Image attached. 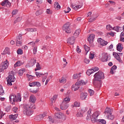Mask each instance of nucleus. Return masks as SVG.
<instances>
[{
    "label": "nucleus",
    "mask_w": 124,
    "mask_h": 124,
    "mask_svg": "<svg viewBox=\"0 0 124 124\" xmlns=\"http://www.w3.org/2000/svg\"><path fill=\"white\" fill-rule=\"evenodd\" d=\"M46 116V114H40L39 115H38L36 116V119L38 121H42V120H43V118Z\"/></svg>",
    "instance_id": "nucleus-20"
},
{
    "label": "nucleus",
    "mask_w": 124,
    "mask_h": 124,
    "mask_svg": "<svg viewBox=\"0 0 124 124\" xmlns=\"http://www.w3.org/2000/svg\"><path fill=\"white\" fill-rule=\"evenodd\" d=\"M100 115V112L99 111H95L94 112L92 115V122L93 124L94 123H97V121H98V119H97V118L98 117V116Z\"/></svg>",
    "instance_id": "nucleus-6"
},
{
    "label": "nucleus",
    "mask_w": 124,
    "mask_h": 124,
    "mask_svg": "<svg viewBox=\"0 0 124 124\" xmlns=\"http://www.w3.org/2000/svg\"><path fill=\"white\" fill-rule=\"evenodd\" d=\"M75 42V38L74 37H70L67 40V44H69L70 45H73L74 43Z\"/></svg>",
    "instance_id": "nucleus-10"
},
{
    "label": "nucleus",
    "mask_w": 124,
    "mask_h": 124,
    "mask_svg": "<svg viewBox=\"0 0 124 124\" xmlns=\"http://www.w3.org/2000/svg\"><path fill=\"white\" fill-rule=\"evenodd\" d=\"M113 56H114L115 58L119 62L121 63H123V61L122 59H121V57H120V55L119 54L116 53V52H113Z\"/></svg>",
    "instance_id": "nucleus-12"
},
{
    "label": "nucleus",
    "mask_w": 124,
    "mask_h": 124,
    "mask_svg": "<svg viewBox=\"0 0 124 124\" xmlns=\"http://www.w3.org/2000/svg\"><path fill=\"white\" fill-rule=\"evenodd\" d=\"M59 82L61 84H65L66 83V78L62 77L61 79H59Z\"/></svg>",
    "instance_id": "nucleus-25"
},
{
    "label": "nucleus",
    "mask_w": 124,
    "mask_h": 124,
    "mask_svg": "<svg viewBox=\"0 0 124 124\" xmlns=\"http://www.w3.org/2000/svg\"><path fill=\"white\" fill-rule=\"evenodd\" d=\"M8 67V62L7 60L2 62L0 65V72H3L4 69H6Z\"/></svg>",
    "instance_id": "nucleus-7"
},
{
    "label": "nucleus",
    "mask_w": 124,
    "mask_h": 124,
    "mask_svg": "<svg viewBox=\"0 0 124 124\" xmlns=\"http://www.w3.org/2000/svg\"><path fill=\"white\" fill-rule=\"evenodd\" d=\"M88 92L90 93V95L91 96H92V95H93V94H94V91H93V90H92V89H89L88 90Z\"/></svg>",
    "instance_id": "nucleus-47"
},
{
    "label": "nucleus",
    "mask_w": 124,
    "mask_h": 124,
    "mask_svg": "<svg viewBox=\"0 0 124 124\" xmlns=\"http://www.w3.org/2000/svg\"><path fill=\"white\" fill-rule=\"evenodd\" d=\"M4 94V91L2 89V86L0 85V95H3Z\"/></svg>",
    "instance_id": "nucleus-41"
},
{
    "label": "nucleus",
    "mask_w": 124,
    "mask_h": 124,
    "mask_svg": "<svg viewBox=\"0 0 124 124\" xmlns=\"http://www.w3.org/2000/svg\"><path fill=\"white\" fill-rule=\"evenodd\" d=\"M106 29L108 30V31H111L112 28L110 25H107Z\"/></svg>",
    "instance_id": "nucleus-51"
},
{
    "label": "nucleus",
    "mask_w": 124,
    "mask_h": 124,
    "mask_svg": "<svg viewBox=\"0 0 124 124\" xmlns=\"http://www.w3.org/2000/svg\"><path fill=\"white\" fill-rule=\"evenodd\" d=\"M36 101V97L34 96H31L30 97L29 102L31 103V105L28 104H23V114L25 116H31L32 115L33 111L31 109H35L36 107L34 105L35 102Z\"/></svg>",
    "instance_id": "nucleus-1"
},
{
    "label": "nucleus",
    "mask_w": 124,
    "mask_h": 124,
    "mask_svg": "<svg viewBox=\"0 0 124 124\" xmlns=\"http://www.w3.org/2000/svg\"><path fill=\"white\" fill-rule=\"evenodd\" d=\"M106 117L108 120H114V115H112V113L108 114Z\"/></svg>",
    "instance_id": "nucleus-34"
},
{
    "label": "nucleus",
    "mask_w": 124,
    "mask_h": 124,
    "mask_svg": "<svg viewBox=\"0 0 124 124\" xmlns=\"http://www.w3.org/2000/svg\"><path fill=\"white\" fill-rule=\"evenodd\" d=\"M80 30H78L76 31L74 33L73 37H74L75 39H76L78 37V35L80 34Z\"/></svg>",
    "instance_id": "nucleus-21"
},
{
    "label": "nucleus",
    "mask_w": 124,
    "mask_h": 124,
    "mask_svg": "<svg viewBox=\"0 0 124 124\" xmlns=\"http://www.w3.org/2000/svg\"><path fill=\"white\" fill-rule=\"evenodd\" d=\"M9 48L6 47L4 50L3 51V53H1L2 55H6V54H8V55H10V52L9 51Z\"/></svg>",
    "instance_id": "nucleus-23"
},
{
    "label": "nucleus",
    "mask_w": 124,
    "mask_h": 124,
    "mask_svg": "<svg viewBox=\"0 0 124 124\" xmlns=\"http://www.w3.org/2000/svg\"><path fill=\"white\" fill-rule=\"evenodd\" d=\"M80 88V86L77 83V82L72 86V90L73 92H76V91H78V89Z\"/></svg>",
    "instance_id": "nucleus-14"
},
{
    "label": "nucleus",
    "mask_w": 124,
    "mask_h": 124,
    "mask_svg": "<svg viewBox=\"0 0 124 124\" xmlns=\"http://www.w3.org/2000/svg\"><path fill=\"white\" fill-rule=\"evenodd\" d=\"M77 51L78 53H81V49H80V48L79 47V46H77Z\"/></svg>",
    "instance_id": "nucleus-63"
},
{
    "label": "nucleus",
    "mask_w": 124,
    "mask_h": 124,
    "mask_svg": "<svg viewBox=\"0 0 124 124\" xmlns=\"http://www.w3.org/2000/svg\"><path fill=\"white\" fill-rule=\"evenodd\" d=\"M29 86L30 87H35V81L30 83Z\"/></svg>",
    "instance_id": "nucleus-57"
},
{
    "label": "nucleus",
    "mask_w": 124,
    "mask_h": 124,
    "mask_svg": "<svg viewBox=\"0 0 124 124\" xmlns=\"http://www.w3.org/2000/svg\"><path fill=\"white\" fill-rule=\"evenodd\" d=\"M49 121V122H51V123H54V120L52 118V117L49 116L48 117Z\"/></svg>",
    "instance_id": "nucleus-64"
},
{
    "label": "nucleus",
    "mask_w": 124,
    "mask_h": 124,
    "mask_svg": "<svg viewBox=\"0 0 124 124\" xmlns=\"http://www.w3.org/2000/svg\"><path fill=\"white\" fill-rule=\"evenodd\" d=\"M7 85H9V86H12V82L16 81V78H15V77H14V74H13L12 72L9 73V76L7 77Z\"/></svg>",
    "instance_id": "nucleus-3"
},
{
    "label": "nucleus",
    "mask_w": 124,
    "mask_h": 124,
    "mask_svg": "<svg viewBox=\"0 0 124 124\" xmlns=\"http://www.w3.org/2000/svg\"><path fill=\"white\" fill-rule=\"evenodd\" d=\"M89 58L90 59H91V60H93V59L94 58V54L91 53L90 54V56H89Z\"/></svg>",
    "instance_id": "nucleus-56"
},
{
    "label": "nucleus",
    "mask_w": 124,
    "mask_h": 124,
    "mask_svg": "<svg viewBox=\"0 0 124 124\" xmlns=\"http://www.w3.org/2000/svg\"><path fill=\"white\" fill-rule=\"evenodd\" d=\"M80 77H81V73H79L78 74H74L73 76V79H79V78H80Z\"/></svg>",
    "instance_id": "nucleus-29"
},
{
    "label": "nucleus",
    "mask_w": 124,
    "mask_h": 124,
    "mask_svg": "<svg viewBox=\"0 0 124 124\" xmlns=\"http://www.w3.org/2000/svg\"><path fill=\"white\" fill-rule=\"evenodd\" d=\"M84 47L85 49V51L86 52V55L87 54H88V53L89 52V51H90L91 48H90V47L88 46L87 45H84Z\"/></svg>",
    "instance_id": "nucleus-39"
},
{
    "label": "nucleus",
    "mask_w": 124,
    "mask_h": 124,
    "mask_svg": "<svg viewBox=\"0 0 124 124\" xmlns=\"http://www.w3.org/2000/svg\"><path fill=\"white\" fill-rule=\"evenodd\" d=\"M84 62L86 64L90 63V60L87 58H85Z\"/></svg>",
    "instance_id": "nucleus-61"
},
{
    "label": "nucleus",
    "mask_w": 124,
    "mask_h": 124,
    "mask_svg": "<svg viewBox=\"0 0 124 124\" xmlns=\"http://www.w3.org/2000/svg\"><path fill=\"white\" fill-rule=\"evenodd\" d=\"M35 86L36 87H40L41 86V84L39 82H36V81H35Z\"/></svg>",
    "instance_id": "nucleus-55"
},
{
    "label": "nucleus",
    "mask_w": 124,
    "mask_h": 124,
    "mask_svg": "<svg viewBox=\"0 0 124 124\" xmlns=\"http://www.w3.org/2000/svg\"><path fill=\"white\" fill-rule=\"evenodd\" d=\"M22 101V98L21 97V95H20V93H18L17 96H16L15 102H16V101Z\"/></svg>",
    "instance_id": "nucleus-28"
},
{
    "label": "nucleus",
    "mask_w": 124,
    "mask_h": 124,
    "mask_svg": "<svg viewBox=\"0 0 124 124\" xmlns=\"http://www.w3.org/2000/svg\"><path fill=\"white\" fill-rule=\"evenodd\" d=\"M36 2L37 4H41L42 3V0H36Z\"/></svg>",
    "instance_id": "nucleus-62"
},
{
    "label": "nucleus",
    "mask_w": 124,
    "mask_h": 124,
    "mask_svg": "<svg viewBox=\"0 0 124 124\" xmlns=\"http://www.w3.org/2000/svg\"><path fill=\"white\" fill-rule=\"evenodd\" d=\"M93 72H96V71H98V70H99V69H98V67H95L94 68L92 69Z\"/></svg>",
    "instance_id": "nucleus-60"
},
{
    "label": "nucleus",
    "mask_w": 124,
    "mask_h": 124,
    "mask_svg": "<svg viewBox=\"0 0 124 124\" xmlns=\"http://www.w3.org/2000/svg\"><path fill=\"white\" fill-rule=\"evenodd\" d=\"M18 13V10H14L13 11L12 14V15H16Z\"/></svg>",
    "instance_id": "nucleus-54"
},
{
    "label": "nucleus",
    "mask_w": 124,
    "mask_h": 124,
    "mask_svg": "<svg viewBox=\"0 0 124 124\" xmlns=\"http://www.w3.org/2000/svg\"><path fill=\"white\" fill-rule=\"evenodd\" d=\"M54 118L55 119H61L62 122H64L66 120L65 115L62 112H57L55 114Z\"/></svg>",
    "instance_id": "nucleus-4"
},
{
    "label": "nucleus",
    "mask_w": 124,
    "mask_h": 124,
    "mask_svg": "<svg viewBox=\"0 0 124 124\" xmlns=\"http://www.w3.org/2000/svg\"><path fill=\"white\" fill-rule=\"evenodd\" d=\"M17 117H18V114H16L15 115L12 114L11 115H9V118L12 121H14V120H16V119H17Z\"/></svg>",
    "instance_id": "nucleus-22"
},
{
    "label": "nucleus",
    "mask_w": 124,
    "mask_h": 124,
    "mask_svg": "<svg viewBox=\"0 0 124 124\" xmlns=\"http://www.w3.org/2000/svg\"><path fill=\"white\" fill-rule=\"evenodd\" d=\"M35 74L38 78H39V77L42 75H44V74H43L42 73H39L37 72H35Z\"/></svg>",
    "instance_id": "nucleus-48"
},
{
    "label": "nucleus",
    "mask_w": 124,
    "mask_h": 124,
    "mask_svg": "<svg viewBox=\"0 0 124 124\" xmlns=\"http://www.w3.org/2000/svg\"><path fill=\"white\" fill-rule=\"evenodd\" d=\"M24 72H25V70H24V69L19 70L18 71V75L19 76H22V75H23Z\"/></svg>",
    "instance_id": "nucleus-43"
},
{
    "label": "nucleus",
    "mask_w": 124,
    "mask_h": 124,
    "mask_svg": "<svg viewBox=\"0 0 124 124\" xmlns=\"http://www.w3.org/2000/svg\"><path fill=\"white\" fill-rule=\"evenodd\" d=\"M112 30H114L116 31H117V32H120L123 31V27H120V26H116L113 27L112 28Z\"/></svg>",
    "instance_id": "nucleus-18"
},
{
    "label": "nucleus",
    "mask_w": 124,
    "mask_h": 124,
    "mask_svg": "<svg viewBox=\"0 0 124 124\" xmlns=\"http://www.w3.org/2000/svg\"><path fill=\"white\" fill-rule=\"evenodd\" d=\"M97 122L100 124H106V120L104 119H98Z\"/></svg>",
    "instance_id": "nucleus-36"
},
{
    "label": "nucleus",
    "mask_w": 124,
    "mask_h": 124,
    "mask_svg": "<svg viewBox=\"0 0 124 124\" xmlns=\"http://www.w3.org/2000/svg\"><path fill=\"white\" fill-rule=\"evenodd\" d=\"M27 77H28L29 80H32V79H33L34 77L33 76H31V75H30L29 74H27Z\"/></svg>",
    "instance_id": "nucleus-53"
},
{
    "label": "nucleus",
    "mask_w": 124,
    "mask_h": 124,
    "mask_svg": "<svg viewBox=\"0 0 124 124\" xmlns=\"http://www.w3.org/2000/svg\"><path fill=\"white\" fill-rule=\"evenodd\" d=\"M94 78L93 83L95 88H100L101 87V79L103 80L104 77V73L99 71L96 73L93 76Z\"/></svg>",
    "instance_id": "nucleus-2"
},
{
    "label": "nucleus",
    "mask_w": 124,
    "mask_h": 124,
    "mask_svg": "<svg viewBox=\"0 0 124 124\" xmlns=\"http://www.w3.org/2000/svg\"><path fill=\"white\" fill-rule=\"evenodd\" d=\"M95 37V35L94 34H91L88 37V41L89 42L90 44H92L93 42V39H94Z\"/></svg>",
    "instance_id": "nucleus-13"
},
{
    "label": "nucleus",
    "mask_w": 124,
    "mask_h": 124,
    "mask_svg": "<svg viewBox=\"0 0 124 124\" xmlns=\"http://www.w3.org/2000/svg\"><path fill=\"white\" fill-rule=\"evenodd\" d=\"M38 91V88H37L36 90H31V92L32 93H36Z\"/></svg>",
    "instance_id": "nucleus-58"
},
{
    "label": "nucleus",
    "mask_w": 124,
    "mask_h": 124,
    "mask_svg": "<svg viewBox=\"0 0 124 124\" xmlns=\"http://www.w3.org/2000/svg\"><path fill=\"white\" fill-rule=\"evenodd\" d=\"M16 52L18 55H23V50L21 48L17 49Z\"/></svg>",
    "instance_id": "nucleus-46"
},
{
    "label": "nucleus",
    "mask_w": 124,
    "mask_h": 124,
    "mask_svg": "<svg viewBox=\"0 0 124 124\" xmlns=\"http://www.w3.org/2000/svg\"><path fill=\"white\" fill-rule=\"evenodd\" d=\"M54 7L55 8V9H57V10L61 9V5H60L59 3L57 2H56L54 4Z\"/></svg>",
    "instance_id": "nucleus-30"
},
{
    "label": "nucleus",
    "mask_w": 124,
    "mask_h": 124,
    "mask_svg": "<svg viewBox=\"0 0 124 124\" xmlns=\"http://www.w3.org/2000/svg\"><path fill=\"white\" fill-rule=\"evenodd\" d=\"M22 19H23V17L22 16L18 17L15 20L14 24H16V23H18V22H20V21H22Z\"/></svg>",
    "instance_id": "nucleus-37"
},
{
    "label": "nucleus",
    "mask_w": 124,
    "mask_h": 124,
    "mask_svg": "<svg viewBox=\"0 0 124 124\" xmlns=\"http://www.w3.org/2000/svg\"><path fill=\"white\" fill-rule=\"evenodd\" d=\"M22 42H23V39L22 38V34H20L19 35L16 36V46H20L22 45Z\"/></svg>",
    "instance_id": "nucleus-9"
},
{
    "label": "nucleus",
    "mask_w": 124,
    "mask_h": 124,
    "mask_svg": "<svg viewBox=\"0 0 124 124\" xmlns=\"http://www.w3.org/2000/svg\"><path fill=\"white\" fill-rule=\"evenodd\" d=\"M97 42H98V43H99L100 44V45H101L102 46H106L107 44H108V42H107V41L104 40H102V39L101 38H99L97 40Z\"/></svg>",
    "instance_id": "nucleus-11"
},
{
    "label": "nucleus",
    "mask_w": 124,
    "mask_h": 124,
    "mask_svg": "<svg viewBox=\"0 0 124 124\" xmlns=\"http://www.w3.org/2000/svg\"><path fill=\"white\" fill-rule=\"evenodd\" d=\"M16 97V95H12L10 96H9L10 101H14V102H15Z\"/></svg>",
    "instance_id": "nucleus-32"
},
{
    "label": "nucleus",
    "mask_w": 124,
    "mask_h": 124,
    "mask_svg": "<svg viewBox=\"0 0 124 124\" xmlns=\"http://www.w3.org/2000/svg\"><path fill=\"white\" fill-rule=\"evenodd\" d=\"M111 110L110 109V108H106L105 112L104 113L105 114V116L106 117L107 116H108V115H110V114H112Z\"/></svg>",
    "instance_id": "nucleus-17"
},
{
    "label": "nucleus",
    "mask_w": 124,
    "mask_h": 124,
    "mask_svg": "<svg viewBox=\"0 0 124 124\" xmlns=\"http://www.w3.org/2000/svg\"><path fill=\"white\" fill-rule=\"evenodd\" d=\"M95 20H96V17H91L89 19V22H90V23H92L95 21Z\"/></svg>",
    "instance_id": "nucleus-50"
},
{
    "label": "nucleus",
    "mask_w": 124,
    "mask_h": 124,
    "mask_svg": "<svg viewBox=\"0 0 124 124\" xmlns=\"http://www.w3.org/2000/svg\"><path fill=\"white\" fill-rule=\"evenodd\" d=\"M23 64H24V63L21 62V61H18L14 64V67H17V66H21V65H23Z\"/></svg>",
    "instance_id": "nucleus-24"
},
{
    "label": "nucleus",
    "mask_w": 124,
    "mask_h": 124,
    "mask_svg": "<svg viewBox=\"0 0 124 124\" xmlns=\"http://www.w3.org/2000/svg\"><path fill=\"white\" fill-rule=\"evenodd\" d=\"M69 101H70V98L66 97V98H64L62 103L68 104V103L69 102Z\"/></svg>",
    "instance_id": "nucleus-31"
},
{
    "label": "nucleus",
    "mask_w": 124,
    "mask_h": 124,
    "mask_svg": "<svg viewBox=\"0 0 124 124\" xmlns=\"http://www.w3.org/2000/svg\"><path fill=\"white\" fill-rule=\"evenodd\" d=\"M91 112L92 109H90L87 112V117H86V120H89L91 119V114H92Z\"/></svg>",
    "instance_id": "nucleus-35"
},
{
    "label": "nucleus",
    "mask_w": 124,
    "mask_h": 124,
    "mask_svg": "<svg viewBox=\"0 0 124 124\" xmlns=\"http://www.w3.org/2000/svg\"><path fill=\"white\" fill-rule=\"evenodd\" d=\"M37 52V47H34L33 48V53L34 55H35Z\"/></svg>",
    "instance_id": "nucleus-52"
},
{
    "label": "nucleus",
    "mask_w": 124,
    "mask_h": 124,
    "mask_svg": "<svg viewBox=\"0 0 124 124\" xmlns=\"http://www.w3.org/2000/svg\"><path fill=\"white\" fill-rule=\"evenodd\" d=\"M69 105L68 104H65L62 102V104L60 106V108L61 110H66L67 108H68V107Z\"/></svg>",
    "instance_id": "nucleus-15"
},
{
    "label": "nucleus",
    "mask_w": 124,
    "mask_h": 124,
    "mask_svg": "<svg viewBox=\"0 0 124 124\" xmlns=\"http://www.w3.org/2000/svg\"><path fill=\"white\" fill-rule=\"evenodd\" d=\"M13 111H14L15 113H17V112H18V108L17 107H14Z\"/></svg>",
    "instance_id": "nucleus-59"
},
{
    "label": "nucleus",
    "mask_w": 124,
    "mask_h": 124,
    "mask_svg": "<svg viewBox=\"0 0 124 124\" xmlns=\"http://www.w3.org/2000/svg\"><path fill=\"white\" fill-rule=\"evenodd\" d=\"M72 108H74V107H80V103L79 102H75L74 103V105L72 106Z\"/></svg>",
    "instance_id": "nucleus-33"
},
{
    "label": "nucleus",
    "mask_w": 124,
    "mask_h": 124,
    "mask_svg": "<svg viewBox=\"0 0 124 124\" xmlns=\"http://www.w3.org/2000/svg\"><path fill=\"white\" fill-rule=\"evenodd\" d=\"M88 96V93H80V98L82 100H85Z\"/></svg>",
    "instance_id": "nucleus-19"
},
{
    "label": "nucleus",
    "mask_w": 124,
    "mask_h": 124,
    "mask_svg": "<svg viewBox=\"0 0 124 124\" xmlns=\"http://www.w3.org/2000/svg\"><path fill=\"white\" fill-rule=\"evenodd\" d=\"M93 73H94L93 69H90L86 72V74L88 75V76H90V75L93 74Z\"/></svg>",
    "instance_id": "nucleus-38"
},
{
    "label": "nucleus",
    "mask_w": 124,
    "mask_h": 124,
    "mask_svg": "<svg viewBox=\"0 0 124 124\" xmlns=\"http://www.w3.org/2000/svg\"><path fill=\"white\" fill-rule=\"evenodd\" d=\"M81 7H82V6L81 5H79L78 6H72V8H73V9H75V10H77V9H79V8H81Z\"/></svg>",
    "instance_id": "nucleus-42"
},
{
    "label": "nucleus",
    "mask_w": 124,
    "mask_h": 124,
    "mask_svg": "<svg viewBox=\"0 0 124 124\" xmlns=\"http://www.w3.org/2000/svg\"><path fill=\"white\" fill-rule=\"evenodd\" d=\"M42 13H43V11H42V10H40L36 12V16H39V15H41Z\"/></svg>",
    "instance_id": "nucleus-44"
},
{
    "label": "nucleus",
    "mask_w": 124,
    "mask_h": 124,
    "mask_svg": "<svg viewBox=\"0 0 124 124\" xmlns=\"http://www.w3.org/2000/svg\"><path fill=\"white\" fill-rule=\"evenodd\" d=\"M88 109L87 108H83L81 109H79L78 110V113L77 114V117H83L84 113L87 112Z\"/></svg>",
    "instance_id": "nucleus-8"
},
{
    "label": "nucleus",
    "mask_w": 124,
    "mask_h": 124,
    "mask_svg": "<svg viewBox=\"0 0 124 124\" xmlns=\"http://www.w3.org/2000/svg\"><path fill=\"white\" fill-rule=\"evenodd\" d=\"M108 54L106 53L105 56L102 58V62H108Z\"/></svg>",
    "instance_id": "nucleus-26"
},
{
    "label": "nucleus",
    "mask_w": 124,
    "mask_h": 124,
    "mask_svg": "<svg viewBox=\"0 0 124 124\" xmlns=\"http://www.w3.org/2000/svg\"><path fill=\"white\" fill-rule=\"evenodd\" d=\"M41 69V67H40V64L38 62L36 64V68L35 69V71L37 70H40Z\"/></svg>",
    "instance_id": "nucleus-45"
},
{
    "label": "nucleus",
    "mask_w": 124,
    "mask_h": 124,
    "mask_svg": "<svg viewBox=\"0 0 124 124\" xmlns=\"http://www.w3.org/2000/svg\"><path fill=\"white\" fill-rule=\"evenodd\" d=\"M116 49L117 51H119V52H122V51H123V49H124L123 44H122L121 43H118V44L116 46Z\"/></svg>",
    "instance_id": "nucleus-16"
},
{
    "label": "nucleus",
    "mask_w": 124,
    "mask_h": 124,
    "mask_svg": "<svg viewBox=\"0 0 124 124\" xmlns=\"http://www.w3.org/2000/svg\"><path fill=\"white\" fill-rule=\"evenodd\" d=\"M58 97V96L57 95H54L53 97L51 98V100L52 102H55V101L57 99V98Z\"/></svg>",
    "instance_id": "nucleus-49"
},
{
    "label": "nucleus",
    "mask_w": 124,
    "mask_h": 124,
    "mask_svg": "<svg viewBox=\"0 0 124 124\" xmlns=\"http://www.w3.org/2000/svg\"><path fill=\"white\" fill-rule=\"evenodd\" d=\"M26 31H29V32H32L33 31H36L37 30L36 29H25Z\"/></svg>",
    "instance_id": "nucleus-40"
},
{
    "label": "nucleus",
    "mask_w": 124,
    "mask_h": 124,
    "mask_svg": "<svg viewBox=\"0 0 124 124\" xmlns=\"http://www.w3.org/2000/svg\"><path fill=\"white\" fill-rule=\"evenodd\" d=\"M77 84L80 87V86H82V85H86L87 84V82L84 81V80H81L80 81L77 82Z\"/></svg>",
    "instance_id": "nucleus-27"
},
{
    "label": "nucleus",
    "mask_w": 124,
    "mask_h": 124,
    "mask_svg": "<svg viewBox=\"0 0 124 124\" xmlns=\"http://www.w3.org/2000/svg\"><path fill=\"white\" fill-rule=\"evenodd\" d=\"M63 31H64L66 33H70L71 31H70V23H66L62 28Z\"/></svg>",
    "instance_id": "nucleus-5"
}]
</instances>
